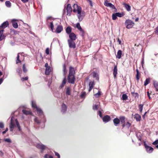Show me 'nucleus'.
I'll return each mask as SVG.
<instances>
[{
  "instance_id": "nucleus-47",
  "label": "nucleus",
  "mask_w": 158,
  "mask_h": 158,
  "mask_svg": "<svg viewBox=\"0 0 158 158\" xmlns=\"http://www.w3.org/2000/svg\"><path fill=\"white\" fill-rule=\"evenodd\" d=\"M86 95V93L85 92H83L80 95V97L81 98H84Z\"/></svg>"
},
{
  "instance_id": "nucleus-34",
  "label": "nucleus",
  "mask_w": 158,
  "mask_h": 158,
  "mask_svg": "<svg viewBox=\"0 0 158 158\" xmlns=\"http://www.w3.org/2000/svg\"><path fill=\"white\" fill-rule=\"evenodd\" d=\"M122 99L123 100H126L128 99V96L126 94L122 95Z\"/></svg>"
},
{
  "instance_id": "nucleus-18",
  "label": "nucleus",
  "mask_w": 158,
  "mask_h": 158,
  "mask_svg": "<svg viewBox=\"0 0 158 158\" xmlns=\"http://www.w3.org/2000/svg\"><path fill=\"white\" fill-rule=\"evenodd\" d=\"M113 70V74L114 75V78H116V75L117 74V70H118L117 65H115L114 66V67Z\"/></svg>"
},
{
  "instance_id": "nucleus-26",
  "label": "nucleus",
  "mask_w": 158,
  "mask_h": 158,
  "mask_svg": "<svg viewBox=\"0 0 158 158\" xmlns=\"http://www.w3.org/2000/svg\"><path fill=\"white\" fill-rule=\"evenodd\" d=\"M66 81H67L66 77H65L64 78V79L61 84L60 85V88H63L66 83Z\"/></svg>"
},
{
  "instance_id": "nucleus-51",
  "label": "nucleus",
  "mask_w": 158,
  "mask_h": 158,
  "mask_svg": "<svg viewBox=\"0 0 158 158\" xmlns=\"http://www.w3.org/2000/svg\"><path fill=\"white\" fill-rule=\"evenodd\" d=\"M28 77H23L22 78H21V80L22 81H27V80L28 79Z\"/></svg>"
},
{
  "instance_id": "nucleus-28",
  "label": "nucleus",
  "mask_w": 158,
  "mask_h": 158,
  "mask_svg": "<svg viewBox=\"0 0 158 158\" xmlns=\"http://www.w3.org/2000/svg\"><path fill=\"white\" fill-rule=\"evenodd\" d=\"M10 127H13L14 128L15 127V122L14 121H13V118H11V120H10Z\"/></svg>"
},
{
  "instance_id": "nucleus-2",
  "label": "nucleus",
  "mask_w": 158,
  "mask_h": 158,
  "mask_svg": "<svg viewBox=\"0 0 158 158\" xmlns=\"http://www.w3.org/2000/svg\"><path fill=\"white\" fill-rule=\"evenodd\" d=\"M9 25V23L7 21H5L0 26V41L3 40L5 36L3 35V33L4 31L3 29L6 28Z\"/></svg>"
},
{
  "instance_id": "nucleus-6",
  "label": "nucleus",
  "mask_w": 158,
  "mask_h": 158,
  "mask_svg": "<svg viewBox=\"0 0 158 158\" xmlns=\"http://www.w3.org/2000/svg\"><path fill=\"white\" fill-rule=\"evenodd\" d=\"M143 143L144 146L147 152L149 153H152L154 150L153 148L151 147L148 146L146 143L145 142H144Z\"/></svg>"
},
{
  "instance_id": "nucleus-30",
  "label": "nucleus",
  "mask_w": 158,
  "mask_h": 158,
  "mask_svg": "<svg viewBox=\"0 0 158 158\" xmlns=\"http://www.w3.org/2000/svg\"><path fill=\"white\" fill-rule=\"evenodd\" d=\"M31 104L32 107L34 109H36L37 108H38L37 107L35 102L34 101H32Z\"/></svg>"
},
{
  "instance_id": "nucleus-31",
  "label": "nucleus",
  "mask_w": 158,
  "mask_h": 158,
  "mask_svg": "<svg viewBox=\"0 0 158 158\" xmlns=\"http://www.w3.org/2000/svg\"><path fill=\"white\" fill-rule=\"evenodd\" d=\"M124 6H125V8H126V9H127V10L128 11H130L131 10V6L129 5L128 4H124Z\"/></svg>"
},
{
  "instance_id": "nucleus-17",
  "label": "nucleus",
  "mask_w": 158,
  "mask_h": 158,
  "mask_svg": "<svg viewBox=\"0 0 158 158\" xmlns=\"http://www.w3.org/2000/svg\"><path fill=\"white\" fill-rule=\"evenodd\" d=\"M132 116L134 118L136 119L137 121H140L141 117L139 114H136L133 115V114H132Z\"/></svg>"
},
{
  "instance_id": "nucleus-25",
  "label": "nucleus",
  "mask_w": 158,
  "mask_h": 158,
  "mask_svg": "<svg viewBox=\"0 0 158 158\" xmlns=\"http://www.w3.org/2000/svg\"><path fill=\"white\" fill-rule=\"evenodd\" d=\"M23 113L25 115L31 114L32 112L30 111L27 110H23L22 111Z\"/></svg>"
},
{
  "instance_id": "nucleus-27",
  "label": "nucleus",
  "mask_w": 158,
  "mask_h": 158,
  "mask_svg": "<svg viewBox=\"0 0 158 158\" xmlns=\"http://www.w3.org/2000/svg\"><path fill=\"white\" fill-rule=\"evenodd\" d=\"M36 110L37 113L39 115H41L43 114V112L40 108L38 107L36 109Z\"/></svg>"
},
{
  "instance_id": "nucleus-19",
  "label": "nucleus",
  "mask_w": 158,
  "mask_h": 158,
  "mask_svg": "<svg viewBox=\"0 0 158 158\" xmlns=\"http://www.w3.org/2000/svg\"><path fill=\"white\" fill-rule=\"evenodd\" d=\"M36 147L39 149H41V152H43L45 148V147L44 145L40 144H38L37 145Z\"/></svg>"
},
{
  "instance_id": "nucleus-46",
  "label": "nucleus",
  "mask_w": 158,
  "mask_h": 158,
  "mask_svg": "<svg viewBox=\"0 0 158 158\" xmlns=\"http://www.w3.org/2000/svg\"><path fill=\"white\" fill-rule=\"evenodd\" d=\"M50 27L52 31L53 32L54 30V25L52 22H51L50 23Z\"/></svg>"
},
{
  "instance_id": "nucleus-38",
  "label": "nucleus",
  "mask_w": 158,
  "mask_h": 158,
  "mask_svg": "<svg viewBox=\"0 0 158 158\" xmlns=\"http://www.w3.org/2000/svg\"><path fill=\"white\" fill-rule=\"evenodd\" d=\"M154 85L156 91H158V82H155L154 83Z\"/></svg>"
},
{
  "instance_id": "nucleus-5",
  "label": "nucleus",
  "mask_w": 158,
  "mask_h": 158,
  "mask_svg": "<svg viewBox=\"0 0 158 158\" xmlns=\"http://www.w3.org/2000/svg\"><path fill=\"white\" fill-rule=\"evenodd\" d=\"M74 41L75 40H68L69 46L70 48L74 49L76 48V44Z\"/></svg>"
},
{
  "instance_id": "nucleus-54",
  "label": "nucleus",
  "mask_w": 158,
  "mask_h": 158,
  "mask_svg": "<svg viewBox=\"0 0 158 158\" xmlns=\"http://www.w3.org/2000/svg\"><path fill=\"white\" fill-rule=\"evenodd\" d=\"M131 125V123L128 122H127L126 124L125 123V126H126L128 128H129Z\"/></svg>"
},
{
  "instance_id": "nucleus-40",
  "label": "nucleus",
  "mask_w": 158,
  "mask_h": 158,
  "mask_svg": "<svg viewBox=\"0 0 158 158\" xmlns=\"http://www.w3.org/2000/svg\"><path fill=\"white\" fill-rule=\"evenodd\" d=\"M101 92L100 91H98V93L94 94V96L96 98H98L100 95H101Z\"/></svg>"
},
{
  "instance_id": "nucleus-60",
  "label": "nucleus",
  "mask_w": 158,
  "mask_h": 158,
  "mask_svg": "<svg viewBox=\"0 0 158 158\" xmlns=\"http://www.w3.org/2000/svg\"><path fill=\"white\" fill-rule=\"evenodd\" d=\"M4 127V125L3 123H0V128H3Z\"/></svg>"
},
{
  "instance_id": "nucleus-53",
  "label": "nucleus",
  "mask_w": 158,
  "mask_h": 158,
  "mask_svg": "<svg viewBox=\"0 0 158 158\" xmlns=\"http://www.w3.org/2000/svg\"><path fill=\"white\" fill-rule=\"evenodd\" d=\"M35 122L38 124L40 123V121L37 118H35L34 119Z\"/></svg>"
},
{
  "instance_id": "nucleus-56",
  "label": "nucleus",
  "mask_w": 158,
  "mask_h": 158,
  "mask_svg": "<svg viewBox=\"0 0 158 158\" xmlns=\"http://www.w3.org/2000/svg\"><path fill=\"white\" fill-rule=\"evenodd\" d=\"M4 141L5 142L10 143L11 142V140L9 139H4Z\"/></svg>"
},
{
  "instance_id": "nucleus-52",
  "label": "nucleus",
  "mask_w": 158,
  "mask_h": 158,
  "mask_svg": "<svg viewBox=\"0 0 158 158\" xmlns=\"http://www.w3.org/2000/svg\"><path fill=\"white\" fill-rule=\"evenodd\" d=\"M136 136L138 138V140L140 141V142H141V141H142V137L141 136H140L139 135H138V133H137L136 135Z\"/></svg>"
},
{
  "instance_id": "nucleus-20",
  "label": "nucleus",
  "mask_w": 158,
  "mask_h": 158,
  "mask_svg": "<svg viewBox=\"0 0 158 158\" xmlns=\"http://www.w3.org/2000/svg\"><path fill=\"white\" fill-rule=\"evenodd\" d=\"M72 31V27L70 26L67 27L65 29L66 32L68 35H69L70 34H71L72 33L71 32Z\"/></svg>"
},
{
  "instance_id": "nucleus-59",
  "label": "nucleus",
  "mask_w": 158,
  "mask_h": 158,
  "mask_svg": "<svg viewBox=\"0 0 158 158\" xmlns=\"http://www.w3.org/2000/svg\"><path fill=\"white\" fill-rule=\"evenodd\" d=\"M11 33H13V34H16L17 33V31H16L15 30H11Z\"/></svg>"
},
{
  "instance_id": "nucleus-24",
  "label": "nucleus",
  "mask_w": 158,
  "mask_h": 158,
  "mask_svg": "<svg viewBox=\"0 0 158 158\" xmlns=\"http://www.w3.org/2000/svg\"><path fill=\"white\" fill-rule=\"evenodd\" d=\"M122 55V51L121 50H119L117 53L116 56V57L119 59L121 58Z\"/></svg>"
},
{
  "instance_id": "nucleus-15",
  "label": "nucleus",
  "mask_w": 158,
  "mask_h": 158,
  "mask_svg": "<svg viewBox=\"0 0 158 158\" xmlns=\"http://www.w3.org/2000/svg\"><path fill=\"white\" fill-rule=\"evenodd\" d=\"M95 85V83L94 81H91L89 82V88L88 90V91L89 92H90L93 88Z\"/></svg>"
},
{
  "instance_id": "nucleus-49",
  "label": "nucleus",
  "mask_w": 158,
  "mask_h": 158,
  "mask_svg": "<svg viewBox=\"0 0 158 158\" xmlns=\"http://www.w3.org/2000/svg\"><path fill=\"white\" fill-rule=\"evenodd\" d=\"M17 72L18 73V74L21 76L22 73V71L21 70L20 68H18L17 70Z\"/></svg>"
},
{
  "instance_id": "nucleus-61",
  "label": "nucleus",
  "mask_w": 158,
  "mask_h": 158,
  "mask_svg": "<svg viewBox=\"0 0 158 158\" xmlns=\"http://www.w3.org/2000/svg\"><path fill=\"white\" fill-rule=\"evenodd\" d=\"M45 53L48 55L49 54V49L48 48H47L45 50Z\"/></svg>"
},
{
  "instance_id": "nucleus-42",
  "label": "nucleus",
  "mask_w": 158,
  "mask_h": 158,
  "mask_svg": "<svg viewBox=\"0 0 158 158\" xmlns=\"http://www.w3.org/2000/svg\"><path fill=\"white\" fill-rule=\"evenodd\" d=\"M23 71L24 73H26L27 71V69L25 67V64H24L23 65Z\"/></svg>"
},
{
  "instance_id": "nucleus-3",
  "label": "nucleus",
  "mask_w": 158,
  "mask_h": 158,
  "mask_svg": "<svg viewBox=\"0 0 158 158\" xmlns=\"http://www.w3.org/2000/svg\"><path fill=\"white\" fill-rule=\"evenodd\" d=\"M125 24L126 25L127 28L130 29L134 25L135 23L132 21L127 19L126 20Z\"/></svg>"
},
{
  "instance_id": "nucleus-37",
  "label": "nucleus",
  "mask_w": 158,
  "mask_h": 158,
  "mask_svg": "<svg viewBox=\"0 0 158 158\" xmlns=\"http://www.w3.org/2000/svg\"><path fill=\"white\" fill-rule=\"evenodd\" d=\"M63 70L64 75H65L67 73V70L66 69V67L65 65L64 64L63 67Z\"/></svg>"
},
{
  "instance_id": "nucleus-23",
  "label": "nucleus",
  "mask_w": 158,
  "mask_h": 158,
  "mask_svg": "<svg viewBox=\"0 0 158 158\" xmlns=\"http://www.w3.org/2000/svg\"><path fill=\"white\" fill-rule=\"evenodd\" d=\"M51 72V69H50V66L49 67H48L46 69L45 73L46 75H49Z\"/></svg>"
},
{
  "instance_id": "nucleus-14",
  "label": "nucleus",
  "mask_w": 158,
  "mask_h": 158,
  "mask_svg": "<svg viewBox=\"0 0 158 158\" xmlns=\"http://www.w3.org/2000/svg\"><path fill=\"white\" fill-rule=\"evenodd\" d=\"M102 120L104 122H107L110 120V117L108 115H106L102 118Z\"/></svg>"
},
{
  "instance_id": "nucleus-29",
  "label": "nucleus",
  "mask_w": 158,
  "mask_h": 158,
  "mask_svg": "<svg viewBox=\"0 0 158 158\" xmlns=\"http://www.w3.org/2000/svg\"><path fill=\"white\" fill-rule=\"evenodd\" d=\"M132 95L135 98H138L139 97V95L137 93H135L134 92H132L131 93Z\"/></svg>"
},
{
  "instance_id": "nucleus-12",
  "label": "nucleus",
  "mask_w": 158,
  "mask_h": 158,
  "mask_svg": "<svg viewBox=\"0 0 158 158\" xmlns=\"http://www.w3.org/2000/svg\"><path fill=\"white\" fill-rule=\"evenodd\" d=\"M104 4L106 6L110 7L112 9H116L115 7L111 3L108 2L107 1H105Z\"/></svg>"
},
{
  "instance_id": "nucleus-35",
  "label": "nucleus",
  "mask_w": 158,
  "mask_h": 158,
  "mask_svg": "<svg viewBox=\"0 0 158 158\" xmlns=\"http://www.w3.org/2000/svg\"><path fill=\"white\" fill-rule=\"evenodd\" d=\"M71 94V91L70 90V89L69 87H68L67 88L66 91V94L67 95H69Z\"/></svg>"
},
{
  "instance_id": "nucleus-36",
  "label": "nucleus",
  "mask_w": 158,
  "mask_h": 158,
  "mask_svg": "<svg viewBox=\"0 0 158 158\" xmlns=\"http://www.w3.org/2000/svg\"><path fill=\"white\" fill-rule=\"evenodd\" d=\"M6 6L8 7H10L11 6V3L9 1H7L5 2Z\"/></svg>"
},
{
  "instance_id": "nucleus-39",
  "label": "nucleus",
  "mask_w": 158,
  "mask_h": 158,
  "mask_svg": "<svg viewBox=\"0 0 158 158\" xmlns=\"http://www.w3.org/2000/svg\"><path fill=\"white\" fill-rule=\"evenodd\" d=\"M150 82V79L149 78H147L145 81L144 83V85L146 86Z\"/></svg>"
},
{
  "instance_id": "nucleus-48",
  "label": "nucleus",
  "mask_w": 158,
  "mask_h": 158,
  "mask_svg": "<svg viewBox=\"0 0 158 158\" xmlns=\"http://www.w3.org/2000/svg\"><path fill=\"white\" fill-rule=\"evenodd\" d=\"M117 18V16L116 15V14H114L112 15V19L113 20H115Z\"/></svg>"
},
{
  "instance_id": "nucleus-16",
  "label": "nucleus",
  "mask_w": 158,
  "mask_h": 158,
  "mask_svg": "<svg viewBox=\"0 0 158 158\" xmlns=\"http://www.w3.org/2000/svg\"><path fill=\"white\" fill-rule=\"evenodd\" d=\"M114 125L116 126H117L120 123V118H114L113 120Z\"/></svg>"
},
{
  "instance_id": "nucleus-21",
  "label": "nucleus",
  "mask_w": 158,
  "mask_h": 158,
  "mask_svg": "<svg viewBox=\"0 0 158 158\" xmlns=\"http://www.w3.org/2000/svg\"><path fill=\"white\" fill-rule=\"evenodd\" d=\"M136 78L137 81H138L140 77L141 74L139 72V70L138 69H136Z\"/></svg>"
},
{
  "instance_id": "nucleus-55",
  "label": "nucleus",
  "mask_w": 158,
  "mask_h": 158,
  "mask_svg": "<svg viewBox=\"0 0 158 158\" xmlns=\"http://www.w3.org/2000/svg\"><path fill=\"white\" fill-rule=\"evenodd\" d=\"M152 144L154 145L158 144V139L156 140L152 143Z\"/></svg>"
},
{
  "instance_id": "nucleus-32",
  "label": "nucleus",
  "mask_w": 158,
  "mask_h": 158,
  "mask_svg": "<svg viewBox=\"0 0 158 158\" xmlns=\"http://www.w3.org/2000/svg\"><path fill=\"white\" fill-rule=\"evenodd\" d=\"M15 121L16 125L18 128L19 130V131H20L21 130V129L20 128V125H19V123L18 121V120H17V119H15Z\"/></svg>"
},
{
  "instance_id": "nucleus-44",
  "label": "nucleus",
  "mask_w": 158,
  "mask_h": 158,
  "mask_svg": "<svg viewBox=\"0 0 158 158\" xmlns=\"http://www.w3.org/2000/svg\"><path fill=\"white\" fill-rule=\"evenodd\" d=\"M115 14H116V15L118 17H121L122 16H123L124 15V14H123V13H121L118 12L116 13Z\"/></svg>"
},
{
  "instance_id": "nucleus-33",
  "label": "nucleus",
  "mask_w": 158,
  "mask_h": 158,
  "mask_svg": "<svg viewBox=\"0 0 158 158\" xmlns=\"http://www.w3.org/2000/svg\"><path fill=\"white\" fill-rule=\"evenodd\" d=\"M93 76L94 77L96 78V79H99L98 75L96 72L94 71L93 73Z\"/></svg>"
},
{
  "instance_id": "nucleus-64",
  "label": "nucleus",
  "mask_w": 158,
  "mask_h": 158,
  "mask_svg": "<svg viewBox=\"0 0 158 158\" xmlns=\"http://www.w3.org/2000/svg\"><path fill=\"white\" fill-rule=\"evenodd\" d=\"M55 155L57 156L58 157V158H60V154L57 152H55Z\"/></svg>"
},
{
  "instance_id": "nucleus-50",
  "label": "nucleus",
  "mask_w": 158,
  "mask_h": 158,
  "mask_svg": "<svg viewBox=\"0 0 158 158\" xmlns=\"http://www.w3.org/2000/svg\"><path fill=\"white\" fill-rule=\"evenodd\" d=\"M143 108V104H140L139 106V108L141 113H142Z\"/></svg>"
},
{
  "instance_id": "nucleus-8",
  "label": "nucleus",
  "mask_w": 158,
  "mask_h": 158,
  "mask_svg": "<svg viewBox=\"0 0 158 158\" xmlns=\"http://www.w3.org/2000/svg\"><path fill=\"white\" fill-rule=\"evenodd\" d=\"M119 118L120 120V122H121L122 124V126L123 128H124L125 127L126 118L124 116H121L119 117Z\"/></svg>"
},
{
  "instance_id": "nucleus-7",
  "label": "nucleus",
  "mask_w": 158,
  "mask_h": 158,
  "mask_svg": "<svg viewBox=\"0 0 158 158\" xmlns=\"http://www.w3.org/2000/svg\"><path fill=\"white\" fill-rule=\"evenodd\" d=\"M66 10H67V15L70 16L72 12V8L70 4H68L67 5Z\"/></svg>"
},
{
  "instance_id": "nucleus-62",
  "label": "nucleus",
  "mask_w": 158,
  "mask_h": 158,
  "mask_svg": "<svg viewBox=\"0 0 158 158\" xmlns=\"http://www.w3.org/2000/svg\"><path fill=\"white\" fill-rule=\"evenodd\" d=\"M155 33L156 34L158 35V26L155 29Z\"/></svg>"
},
{
  "instance_id": "nucleus-22",
  "label": "nucleus",
  "mask_w": 158,
  "mask_h": 158,
  "mask_svg": "<svg viewBox=\"0 0 158 158\" xmlns=\"http://www.w3.org/2000/svg\"><path fill=\"white\" fill-rule=\"evenodd\" d=\"M61 111L63 113H65L67 110V106L64 103H63L61 106Z\"/></svg>"
},
{
  "instance_id": "nucleus-11",
  "label": "nucleus",
  "mask_w": 158,
  "mask_h": 158,
  "mask_svg": "<svg viewBox=\"0 0 158 158\" xmlns=\"http://www.w3.org/2000/svg\"><path fill=\"white\" fill-rule=\"evenodd\" d=\"M75 70L74 68L73 67L70 66L69 68V74L68 75H75Z\"/></svg>"
},
{
  "instance_id": "nucleus-4",
  "label": "nucleus",
  "mask_w": 158,
  "mask_h": 158,
  "mask_svg": "<svg viewBox=\"0 0 158 158\" xmlns=\"http://www.w3.org/2000/svg\"><path fill=\"white\" fill-rule=\"evenodd\" d=\"M68 82L69 83L74 84L76 78L75 75H68L67 78Z\"/></svg>"
},
{
  "instance_id": "nucleus-10",
  "label": "nucleus",
  "mask_w": 158,
  "mask_h": 158,
  "mask_svg": "<svg viewBox=\"0 0 158 158\" xmlns=\"http://www.w3.org/2000/svg\"><path fill=\"white\" fill-rule=\"evenodd\" d=\"M69 39L68 40H75L77 39V36L76 34L73 32L69 35Z\"/></svg>"
},
{
  "instance_id": "nucleus-58",
  "label": "nucleus",
  "mask_w": 158,
  "mask_h": 158,
  "mask_svg": "<svg viewBox=\"0 0 158 158\" xmlns=\"http://www.w3.org/2000/svg\"><path fill=\"white\" fill-rule=\"evenodd\" d=\"M98 114L101 118H102V113L101 111L99 110L98 111Z\"/></svg>"
},
{
  "instance_id": "nucleus-57",
  "label": "nucleus",
  "mask_w": 158,
  "mask_h": 158,
  "mask_svg": "<svg viewBox=\"0 0 158 158\" xmlns=\"http://www.w3.org/2000/svg\"><path fill=\"white\" fill-rule=\"evenodd\" d=\"M79 31H80L81 33L82 34V36H83L84 34H85V31L84 30L82 29V28L81 29V30H80Z\"/></svg>"
},
{
  "instance_id": "nucleus-43",
  "label": "nucleus",
  "mask_w": 158,
  "mask_h": 158,
  "mask_svg": "<svg viewBox=\"0 0 158 158\" xmlns=\"http://www.w3.org/2000/svg\"><path fill=\"white\" fill-rule=\"evenodd\" d=\"M76 27L78 29L79 31L80 30H81V29H82L81 26H80V24L79 23H78L76 24Z\"/></svg>"
},
{
  "instance_id": "nucleus-45",
  "label": "nucleus",
  "mask_w": 158,
  "mask_h": 158,
  "mask_svg": "<svg viewBox=\"0 0 158 158\" xmlns=\"http://www.w3.org/2000/svg\"><path fill=\"white\" fill-rule=\"evenodd\" d=\"M99 108V106L98 105H94L93 106V109L94 110H97Z\"/></svg>"
},
{
  "instance_id": "nucleus-9",
  "label": "nucleus",
  "mask_w": 158,
  "mask_h": 158,
  "mask_svg": "<svg viewBox=\"0 0 158 158\" xmlns=\"http://www.w3.org/2000/svg\"><path fill=\"white\" fill-rule=\"evenodd\" d=\"M63 30V27L61 25H59L57 26L55 32L57 33H60Z\"/></svg>"
},
{
  "instance_id": "nucleus-13",
  "label": "nucleus",
  "mask_w": 158,
  "mask_h": 158,
  "mask_svg": "<svg viewBox=\"0 0 158 158\" xmlns=\"http://www.w3.org/2000/svg\"><path fill=\"white\" fill-rule=\"evenodd\" d=\"M18 20L17 19H13L11 20V23H12L13 27L15 28H17L18 27V24L17 22Z\"/></svg>"
},
{
  "instance_id": "nucleus-63",
  "label": "nucleus",
  "mask_w": 158,
  "mask_h": 158,
  "mask_svg": "<svg viewBox=\"0 0 158 158\" xmlns=\"http://www.w3.org/2000/svg\"><path fill=\"white\" fill-rule=\"evenodd\" d=\"M147 96L148 97V98H149V99L150 100L151 99V98L150 96V93L149 91H148L147 92Z\"/></svg>"
},
{
  "instance_id": "nucleus-41",
  "label": "nucleus",
  "mask_w": 158,
  "mask_h": 158,
  "mask_svg": "<svg viewBox=\"0 0 158 158\" xmlns=\"http://www.w3.org/2000/svg\"><path fill=\"white\" fill-rule=\"evenodd\" d=\"M19 53L18 54L17 56V60L16 61V63L17 64L20 63L21 62V61L19 59Z\"/></svg>"
},
{
  "instance_id": "nucleus-1",
  "label": "nucleus",
  "mask_w": 158,
  "mask_h": 158,
  "mask_svg": "<svg viewBox=\"0 0 158 158\" xmlns=\"http://www.w3.org/2000/svg\"><path fill=\"white\" fill-rule=\"evenodd\" d=\"M73 7L74 9L73 10V11L74 12H75L76 11L77 12L78 14V17L79 20L80 21H81L82 19L81 15V13H83V12L81 13V8L80 6H78L77 4H74L73 5Z\"/></svg>"
}]
</instances>
